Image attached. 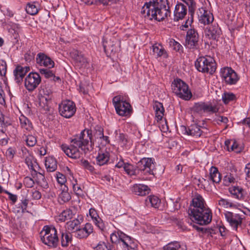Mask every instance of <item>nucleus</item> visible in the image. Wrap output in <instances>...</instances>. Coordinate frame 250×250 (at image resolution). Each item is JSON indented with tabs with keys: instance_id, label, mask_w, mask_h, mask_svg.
Masks as SVG:
<instances>
[{
	"instance_id": "f257e3e1",
	"label": "nucleus",
	"mask_w": 250,
	"mask_h": 250,
	"mask_svg": "<svg viewBox=\"0 0 250 250\" xmlns=\"http://www.w3.org/2000/svg\"><path fill=\"white\" fill-rule=\"evenodd\" d=\"M104 137V129L100 126H97L94 135L92 131L85 129L79 134L75 135L71 140L70 146L62 145V148L66 155L73 159H78L81 157V153L79 148L84 153L91 151L94 145V141L101 139Z\"/></svg>"
},
{
	"instance_id": "f03ea898",
	"label": "nucleus",
	"mask_w": 250,
	"mask_h": 250,
	"mask_svg": "<svg viewBox=\"0 0 250 250\" xmlns=\"http://www.w3.org/2000/svg\"><path fill=\"white\" fill-rule=\"evenodd\" d=\"M141 14L146 20L160 21L171 15L167 0H152L146 2L142 7Z\"/></svg>"
},
{
	"instance_id": "7ed1b4c3",
	"label": "nucleus",
	"mask_w": 250,
	"mask_h": 250,
	"mask_svg": "<svg viewBox=\"0 0 250 250\" xmlns=\"http://www.w3.org/2000/svg\"><path fill=\"white\" fill-rule=\"evenodd\" d=\"M41 239L49 248H57L59 243L57 229L52 226H44L41 232Z\"/></svg>"
},
{
	"instance_id": "20e7f679",
	"label": "nucleus",
	"mask_w": 250,
	"mask_h": 250,
	"mask_svg": "<svg viewBox=\"0 0 250 250\" xmlns=\"http://www.w3.org/2000/svg\"><path fill=\"white\" fill-rule=\"evenodd\" d=\"M171 88L173 92L183 100H189L192 96L188 85L180 79L176 78L171 83Z\"/></svg>"
},
{
	"instance_id": "39448f33",
	"label": "nucleus",
	"mask_w": 250,
	"mask_h": 250,
	"mask_svg": "<svg viewBox=\"0 0 250 250\" xmlns=\"http://www.w3.org/2000/svg\"><path fill=\"white\" fill-rule=\"evenodd\" d=\"M195 66L199 72L210 74H213L216 69L214 59L209 56L199 57L195 62Z\"/></svg>"
},
{
	"instance_id": "423d86ee",
	"label": "nucleus",
	"mask_w": 250,
	"mask_h": 250,
	"mask_svg": "<svg viewBox=\"0 0 250 250\" xmlns=\"http://www.w3.org/2000/svg\"><path fill=\"white\" fill-rule=\"evenodd\" d=\"M188 214L192 221L200 225H208L212 220V212L208 207L189 212Z\"/></svg>"
},
{
	"instance_id": "0eeeda50",
	"label": "nucleus",
	"mask_w": 250,
	"mask_h": 250,
	"mask_svg": "<svg viewBox=\"0 0 250 250\" xmlns=\"http://www.w3.org/2000/svg\"><path fill=\"white\" fill-rule=\"evenodd\" d=\"M110 240L113 243L122 242L124 250H129L135 246L134 239L120 230L111 233Z\"/></svg>"
},
{
	"instance_id": "6e6552de",
	"label": "nucleus",
	"mask_w": 250,
	"mask_h": 250,
	"mask_svg": "<svg viewBox=\"0 0 250 250\" xmlns=\"http://www.w3.org/2000/svg\"><path fill=\"white\" fill-rule=\"evenodd\" d=\"M112 102L116 113L121 116H127L132 112V107L130 104L122 99L120 96L113 98Z\"/></svg>"
},
{
	"instance_id": "1a4fd4ad",
	"label": "nucleus",
	"mask_w": 250,
	"mask_h": 250,
	"mask_svg": "<svg viewBox=\"0 0 250 250\" xmlns=\"http://www.w3.org/2000/svg\"><path fill=\"white\" fill-rule=\"evenodd\" d=\"M199 36L197 31L194 29L188 30L186 37L185 47L192 51L199 49Z\"/></svg>"
},
{
	"instance_id": "9d476101",
	"label": "nucleus",
	"mask_w": 250,
	"mask_h": 250,
	"mask_svg": "<svg viewBox=\"0 0 250 250\" xmlns=\"http://www.w3.org/2000/svg\"><path fill=\"white\" fill-rule=\"evenodd\" d=\"M222 81L226 84H235L239 80L237 73L231 67H225L220 70Z\"/></svg>"
},
{
	"instance_id": "9b49d317",
	"label": "nucleus",
	"mask_w": 250,
	"mask_h": 250,
	"mask_svg": "<svg viewBox=\"0 0 250 250\" xmlns=\"http://www.w3.org/2000/svg\"><path fill=\"white\" fill-rule=\"evenodd\" d=\"M41 83V77L37 72H30L24 80V86L29 92L34 90Z\"/></svg>"
},
{
	"instance_id": "f8f14e48",
	"label": "nucleus",
	"mask_w": 250,
	"mask_h": 250,
	"mask_svg": "<svg viewBox=\"0 0 250 250\" xmlns=\"http://www.w3.org/2000/svg\"><path fill=\"white\" fill-rule=\"evenodd\" d=\"M76 111L75 103L70 100L62 102L59 105L60 114L66 118H70L74 115Z\"/></svg>"
},
{
	"instance_id": "ddd939ff",
	"label": "nucleus",
	"mask_w": 250,
	"mask_h": 250,
	"mask_svg": "<svg viewBox=\"0 0 250 250\" xmlns=\"http://www.w3.org/2000/svg\"><path fill=\"white\" fill-rule=\"evenodd\" d=\"M154 159L151 158H143L137 163V167L146 174L153 175L155 169Z\"/></svg>"
},
{
	"instance_id": "4468645a",
	"label": "nucleus",
	"mask_w": 250,
	"mask_h": 250,
	"mask_svg": "<svg viewBox=\"0 0 250 250\" xmlns=\"http://www.w3.org/2000/svg\"><path fill=\"white\" fill-rule=\"evenodd\" d=\"M224 215L226 220L235 230H237L238 226L242 224V218L239 214L226 211L224 212Z\"/></svg>"
},
{
	"instance_id": "2eb2a0df",
	"label": "nucleus",
	"mask_w": 250,
	"mask_h": 250,
	"mask_svg": "<svg viewBox=\"0 0 250 250\" xmlns=\"http://www.w3.org/2000/svg\"><path fill=\"white\" fill-rule=\"evenodd\" d=\"M208 207L203 197L200 194H197L195 195L192 200V203L188 208V213Z\"/></svg>"
},
{
	"instance_id": "dca6fc26",
	"label": "nucleus",
	"mask_w": 250,
	"mask_h": 250,
	"mask_svg": "<svg viewBox=\"0 0 250 250\" xmlns=\"http://www.w3.org/2000/svg\"><path fill=\"white\" fill-rule=\"evenodd\" d=\"M71 57L75 62L76 65L80 67H86L88 64L87 59L83 55L77 50L73 49L70 53Z\"/></svg>"
},
{
	"instance_id": "f3484780",
	"label": "nucleus",
	"mask_w": 250,
	"mask_h": 250,
	"mask_svg": "<svg viewBox=\"0 0 250 250\" xmlns=\"http://www.w3.org/2000/svg\"><path fill=\"white\" fill-rule=\"evenodd\" d=\"M41 97L40 98V103L41 106L45 109L48 108V102L52 99V90L49 87H45L40 92Z\"/></svg>"
},
{
	"instance_id": "a211bd4d",
	"label": "nucleus",
	"mask_w": 250,
	"mask_h": 250,
	"mask_svg": "<svg viewBox=\"0 0 250 250\" xmlns=\"http://www.w3.org/2000/svg\"><path fill=\"white\" fill-rule=\"evenodd\" d=\"M197 15L199 21L205 25L208 24L213 21L212 14L203 7L198 9Z\"/></svg>"
},
{
	"instance_id": "6ab92c4d",
	"label": "nucleus",
	"mask_w": 250,
	"mask_h": 250,
	"mask_svg": "<svg viewBox=\"0 0 250 250\" xmlns=\"http://www.w3.org/2000/svg\"><path fill=\"white\" fill-rule=\"evenodd\" d=\"M187 14V6L181 2L177 3L174 10V21H178L179 20H183Z\"/></svg>"
},
{
	"instance_id": "aec40b11",
	"label": "nucleus",
	"mask_w": 250,
	"mask_h": 250,
	"mask_svg": "<svg viewBox=\"0 0 250 250\" xmlns=\"http://www.w3.org/2000/svg\"><path fill=\"white\" fill-rule=\"evenodd\" d=\"M36 62L40 66H43L49 69L54 66V62L51 58L42 53L38 54L36 57Z\"/></svg>"
},
{
	"instance_id": "412c9836",
	"label": "nucleus",
	"mask_w": 250,
	"mask_h": 250,
	"mask_svg": "<svg viewBox=\"0 0 250 250\" xmlns=\"http://www.w3.org/2000/svg\"><path fill=\"white\" fill-rule=\"evenodd\" d=\"M93 228L92 225L89 223H86L84 227L82 229L80 228L75 232V236L79 239L87 238L92 232Z\"/></svg>"
},
{
	"instance_id": "4be33fe9",
	"label": "nucleus",
	"mask_w": 250,
	"mask_h": 250,
	"mask_svg": "<svg viewBox=\"0 0 250 250\" xmlns=\"http://www.w3.org/2000/svg\"><path fill=\"white\" fill-rule=\"evenodd\" d=\"M29 70V66H17L13 72L16 83H20L22 82L23 77Z\"/></svg>"
},
{
	"instance_id": "5701e85b",
	"label": "nucleus",
	"mask_w": 250,
	"mask_h": 250,
	"mask_svg": "<svg viewBox=\"0 0 250 250\" xmlns=\"http://www.w3.org/2000/svg\"><path fill=\"white\" fill-rule=\"evenodd\" d=\"M201 128L203 127L200 126L197 124L191 125L188 127H184L185 133L196 137H200L201 135L203 132Z\"/></svg>"
},
{
	"instance_id": "b1692460",
	"label": "nucleus",
	"mask_w": 250,
	"mask_h": 250,
	"mask_svg": "<svg viewBox=\"0 0 250 250\" xmlns=\"http://www.w3.org/2000/svg\"><path fill=\"white\" fill-rule=\"evenodd\" d=\"M89 213L95 225L101 230H104L105 229L104 223L99 216L97 211L94 208H91L89 210Z\"/></svg>"
},
{
	"instance_id": "393cba45",
	"label": "nucleus",
	"mask_w": 250,
	"mask_h": 250,
	"mask_svg": "<svg viewBox=\"0 0 250 250\" xmlns=\"http://www.w3.org/2000/svg\"><path fill=\"white\" fill-rule=\"evenodd\" d=\"M225 145L229 151H233L235 153L241 152L243 149V146L238 144L235 140H227Z\"/></svg>"
},
{
	"instance_id": "a878e982",
	"label": "nucleus",
	"mask_w": 250,
	"mask_h": 250,
	"mask_svg": "<svg viewBox=\"0 0 250 250\" xmlns=\"http://www.w3.org/2000/svg\"><path fill=\"white\" fill-rule=\"evenodd\" d=\"M229 191L234 198L239 200H244L246 194L242 188L238 186L229 188Z\"/></svg>"
},
{
	"instance_id": "bb28decb",
	"label": "nucleus",
	"mask_w": 250,
	"mask_h": 250,
	"mask_svg": "<svg viewBox=\"0 0 250 250\" xmlns=\"http://www.w3.org/2000/svg\"><path fill=\"white\" fill-rule=\"evenodd\" d=\"M150 189L146 185L135 184L132 188V191L135 194L139 196H145L149 193Z\"/></svg>"
},
{
	"instance_id": "cd10ccee",
	"label": "nucleus",
	"mask_w": 250,
	"mask_h": 250,
	"mask_svg": "<svg viewBox=\"0 0 250 250\" xmlns=\"http://www.w3.org/2000/svg\"><path fill=\"white\" fill-rule=\"evenodd\" d=\"M61 241L62 247H67L72 241V235L66 230L60 231Z\"/></svg>"
},
{
	"instance_id": "c85d7f7f",
	"label": "nucleus",
	"mask_w": 250,
	"mask_h": 250,
	"mask_svg": "<svg viewBox=\"0 0 250 250\" xmlns=\"http://www.w3.org/2000/svg\"><path fill=\"white\" fill-rule=\"evenodd\" d=\"M153 52L157 57L167 58L168 54L164 47L161 44L156 43L152 46Z\"/></svg>"
},
{
	"instance_id": "c756f323",
	"label": "nucleus",
	"mask_w": 250,
	"mask_h": 250,
	"mask_svg": "<svg viewBox=\"0 0 250 250\" xmlns=\"http://www.w3.org/2000/svg\"><path fill=\"white\" fill-rule=\"evenodd\" d=\"M109 160V153L105 151L104 152H100L96 157V163L100 166H104L107 164Z\"/></svg>"
},
{
	"instance_id": "7c9ffc66",
	"label": "nucleus",
	"mask_w": 250,
	"mask_h": 250,
	"mask_svg": "<svg viewBox=\"0 0 250 250\" xmlns=\"http://www.w3.org/2000/svg\"><path fill=\"white\" fill-rule=\"evenodd\" d=\"M146 206L150 205L151 207L158 208L161 205V200L156 196L150 195L148 196L145 200Z\"/></svg>"
},
{
	"instance_id": "2f4dec72",
	"label": "nucleus",
	"mask_w": 250,
	"mask_h": 250,
	"mask_svg": "<svg viewBox=\"0 0 250 250\" xmlns=\"http://www.w3.org/2000/svg\"><path fill=\"white\" fill-rule=\"evenodd\" d=\"M21 127L27 131H31L33 130V125L30 121L23 115H21L19 118Z\"/></svg>"
},
{
	"instance_id": "473e14b6",
	"label": "nucleus",
	"mask_w": 250,
	"mask_h": 250,
	"mask_svg": "<svg viewBox=\"0 0 250 250\" xmlns=\"http://www.w3.org/2000/svg\"><path fill=\"white\" fill-rule=\"evenodd\" d=\"M210 179L215 183H219L221 180V175L217 167H211L209 170Z\"/></svg>"
},
{
	"instance_id": "72a5a7b5",
	"label": "nucleus",
	"mask_w": 250,
	"mask_h": 250,
	"mask_svg": "<svg viewBox=\"0 0 250 250\" xmlns=\"http://www.w3.org/2000/svg\"><path fill=\"white\" fill-rule=\"evenodd\" d=\"M45 166L48 171H54L57 167V161L53 157L46 158Z\"/></svg>"
},
{
	"instance_id": "f704fd0d",
	"label": "nucleus",
	"mask_w": 250,
	"mask_h": 250,
	"mask_svg": "<svg viewBox=\"0 0 250 250\" xmlns=\"http://www.w3.org/2000/svg\"><path fill=\"white\" fill-rule=\"evenodd\" d=\"M62 192L59 195V201L61 204L69 201L71 199V196L68 192V188L64 185L63 188H61Z\"/></svg>"
},
{
	"instance_id": "c9c22d12",
	"label": "nucleus",
	"mask_w": 250,
	"mask_h": 250,
	"mask_svg": "<svg viewBox=\"0 0 250 250\" xmlns=\"http://www.w3.org/2000/svg\"><path fill=\"white\" fill-rule=\"evenodd\" d=\"M155 111V117L157 121L161 120L164 115L165 109L162 104L159 102H156L154 105Z\"/></svg>"
},
{
	"instance_id": "e433bc0d",
	"label": "nucleus",
	"mask_w": 250,
	"mask_h": 250,
	"mask_svg": "<svg viewBox=\"0 0 250 250\" xmlns=\"http://www.w3.org/2000/svg\"><path fill=\"white\" fill-rule=\"evenodd\" d=\"M221 33V29L218 25H213L209 28L208 31V35L210 38L215 40L219 37Z\"/></svg>"
},
{
	"instance_id": "4c0bfd02",
	"label": "nucleus",
	"mask_w": 250,
	"mask_h": 250,
	"mask_svg": "<svg viewBox=\"0 0 250 250\" xmlns=\"http://www.w3.org/2000/svg\"><path fill=\"white\" fill-rule=\"evenodd\" d=\"M164 250H187L186 246L181 245L179 242L175 241L169 243L164 247Z\"/></svg>"
},
{
	"instance_id": "58836bf2",
	"label": "nucleus",
	"mask_w": 250,
	"mask_h": 250,
	"mask_svg": "<svg viewBox=\"0 0 250 250\" xmlns=\"http://www.w3.org/2000/svg\"><path fill=\"white\" fill-rule=\"evenodd\" d=\"M205 102H198L194 104L192 111L194 113H196L200 115H202L205 113Z\"/></svg>"
},
{
	"instance_id": "ea45409f",
	"label": "nucleus",
	"mask_w": 250,
	"mask_h": 250,
	"mask_svg": "<svg viewBox=\"0 0 250 250\" xmlns=\"http://www.w3.org/2000/svg\"><path fill=\"white\" fill-rule=\"evenodd\" d=\"M137 166H134L130 163H126L125 166L124 170L125 173L129 176L136 175Z\"/></svg>"
},
{
	"instance_id": "a19ab883",
	"label": "nucleus",
	"mask_w": 250,
	"mask_h": 250,
	"mask_svg": "<svg viewBox=\"0 0 250 250\" xmlns=\"http://www.w3.org/2000/svg\"><path fill=\"white\" fill-rule=\"evenodd\" d=\"M222 99L225 104H228L230 102L235 101L236 96L231 92H225L222 95Z\"/></svg>"
},
{
	"instance_id": "79ce46f5",
	"label": "nucleus",
	"mask_w": 250,
	"mask_h": 250,
	"mask_svg": "<svg viewBox=\"0 0 250 250\" xmlns=\"http://www.w3.org/2000/svg\"><path fill=\"white\" fill-rule=\"evenodd\" d=\"M81 222L78 219H75L67 223L68 230L75 232L79 228Z\"/></svg>"
},
{
	"instance_id": "37998d69",
	"label": "nucleus",
	"mask_w": 250,
	"mask_h": 250,
	"mask_svg": "<svg viewBox=\"0 0 250 250\" xmlns=\"http://www.w3.org/2000/svg\"><path fill=\"white\" fill-rule=\"evenodd\" d=\"M73 215L72 211L70 209H66L63 211L60 215V220L61 221L64 222L66 220L70 219Z\"/></svg>"
},
{
	"instance_id": "c03bdc74",
	"label": "nucleus",
	"mask_w": 250,
	"mask_h": 250,
	"mask_svg": "<svg viewBox=\"0 0 250 250\" xmlns=\"http://www.w3.org/2000/svg\"><path fill=\"white\" fill-rule=\"evenodd\" d=\"M205 113L213 114L217 113L218 110V107L215 105H212L210 103H205Z\"/></svg>"
},
{
	"instance_id": "a18cd8bd",
	"label": "nucleus",
	"mask_w": 250,
	"mask_h": 250,
	"mask_svg": "<svg viewBox=\"0 0 250 250\" xmlns=\"http://www.w3.org/2000/svg\"><path fill=\"white\" fill-rule=\"evenodd\" d=\"M37 183L38 184L43 188H48V183L45 178V177L41 173H39L37 174Z\"/></svg>"
},
{
	"instance_id": "49530a36",
	"label": "nucleus",
	"mask_w": 250,
	"mask_h": 250,
	"mask_svg": "<svg viewBox=\"0 0 250 250\" xmlns=\"http://www.w3.org/2000/svg\"><path fill=\"white\" fill-rule=\"evenodd\" d=\"M25 10L26 12L31 15H35L38 12V9L34 3H28Z\"/></svg>"
},
{
	"instance_id": "de8ad7c7",
	"label": "nucleus",
	"mask_w": 250,
	"mask_h": 250,
	"mask_svg": "<svg viewBox=\"0 0 250 250\" xmlns=\"http://www.w3.org/2000/svg\"><path fill=\"white\" fill-rule=\"evenodd\" d=\"M218 205L223 208H235L236 207V205L229 201L228 200L221 198L220 200L218 201Z\"/></svg>"
},
{
	"instance_id": "09e8293b",
	"label": "nucleus",
	"mask_w": 250,
	"mask_h": 250,
	"mask_svg": "<svg viewBox=\"0 0 250 250\" xmlns=\"http://www.w3.org/2000/svg\"><path fill=\"white\" fill-rule=\"evenodd\" d=\"M25 136V141L26 143V145L29 146H33L37 143V139L36 136L33 135H26L24 134Z\"/></svg>"
},
{
	"instance_id": "8fccbe9b",
	"label": "nucleus",
	"mask_w": 250,
	"mask_h": 250,
	"mask_svg": "<svg viewBox=\"0 0 250 250\" xmlns=\"http://www.w3.org/2000/svg\"><path fill=\"white\" fill-rule=\"evenodd\" d=\"M28 204V200L26 199H24L21 201V202L19 204V209L17 210V212L21 211L22 213L24 212L26 210Z\"/></svg>"
},
{
	"instance_id": "3c124183",
	"label": "nucleus",
	"mask_w": 250,
	"mask_h": 250,
	"mask_svg": "<svg viewBox=\"0 0 250 250\" xmlns=\"http://www.w3.org/2000/svg\"><path fill=\"white\" fill-rule=\"evenodd\" d=\"M169 45L176 51H179L182 48V46L173 39H170L169 42Z\"/></svg>"
},
{
	"instance_id": "603ef678",
	"label": "nucleus",
	"mask_w": 250,
	"mask_h": 250,
	"mask_svg": "<svg viewBox=\"0 0 250 250\" xmlns=\"http://www.w3.org/2000/svg\"><path fill=\"white\" fill-rule=\"evenodd\" d=\"M39 71L40 73L43 75L46 78L51 79L52 76H53L54 73L52 71L49 69L41 68L40 69Z\"/></svg>"
},
{
	"instance_id": "864d4df0",
	"label": "nucleus",
	"mask_w": 250,
	"mask_h": 250,
	"mask_svg": "<svg viewBox=\"0 0 250 250\" xmlns=\"http://www.w3.org/2000/svg\"><path fill=\"white\" fill-rule=\"evenodd\" d=\"M7 71V64L4 60H0V75L4 76Z\"/></svg>"
},
{
	"instance_id": "5fc2aeb1",
	"label": "nucleus",
	"mask_w": 250,
	"mask_h": 250,
	"mask_svg": "<svg viewBox=\"0 0 250 250\" xmlns=\"http://www.w3.org/2000/svg\"><path fill=\"white\" fill-rule=\"evenodd\" d=\"M81 164L82 166L86 169L89 170L90 172H92L94 171V167L93 166L90 164L87 160H82Z\"/></svg>"
},
{
	"instance_id": "6e6d98bb",
	"label": "nucleus",
	"mask_w": 250,
	"mask_h": 250,
	"mask_svg": "<svg viewBox=\"0 0 250 250\" xmlns=\"http://www.w3.org/2000/svg\"><path fill=\"white\" fill-rule=\"evenodd\" d=\"M118 140L121 145L122 146H124L128 142L127 136L125 134L120 133L118 136Z\"/></svg>"
},
{
	"instance_id": "4d7b16f0",
	"label": "nucleus",
	"mask_w": 250,
	"mask_h": 250,
	"mask_svg": "<svg viewBox=\"0 0 250 250\" xmlns=\"http://www.w3.org/2000/svg\"><path fill=\"white\" fill-rule=\"evenodd\" d=\"M57 180L59 184L61 185V188H63L65 185L64 184L66 182L65 177L64 175L62 173H57Z\"/></svg>"
},
{
	"instance_id": "13d9d810",
	"label": "nucleus",
	"mask_w": 250,
	"mask_h": 250,
	"mask_svg": "<svg viewBox=\"0 0 250 250\" xmlns=\"http://www.w3.org/2000/svg\"><path fill=\"white\" fill-rule=\"evenodd\" d=\"M23 183L28 188H31L34 185V180L31 177L28 176L24 178Z\"/></svg>"
},
{
	"instance_id": "bf43d9fd",
	"label": "nucleus",
	"mask_w": 250,
	"mask_h": 250,
	"mask_svg": "<svg viewBox=\"0 0 250 250\" xmlns=\"http://www.w3.org/2000/svg\"><path fill=\"white\" fill-rule=\"evenodd\" d=\"M235 179L230 174L226 175L223 179L224 184L229 186L230 183H233Z\"/></svg>"
},
{
	"instance_id": "052dcab7",
	"label": "nucleus",
	"mask_w": 250,
	"mask_h": 250,
	"mask_svg": "<svg viewBox=\"0 0 250 250\" xmlns=\"http://www.w3.org/2000/svg\"><path fill=\"white\" fill-rule=\"evenodd\" d=\"M214 120L218 124H219L220 123H222L224 124H227L229 121V120L227 117L222 116L216 117L215 118Z\"/></svg>"
},
{
	"instance_id": "680f3d73",
	"label": "nucleus",
	"mask_w": 250,
	"mask_h": 250,
	"mask_svg": "<svg viewBox=\"0 0 250 250\" xmlns=\"http://www.w3.org/2000/svg\"><path fill=\"white\" fill-rule=\"evenodd\" d=\"M103 46L105 52L109 51H113V49L110 48V47H112V45L109 44L107 41H105L104 40L103 42Z\"/></svg>"
},
{
	"instance_id": "e2e57ef3",
	"label": "nucleus",
	"mask_w": 250,
	"mask_h": 250,
	"mask_svg": "<svg viewBox=\"0 0 250 250\" xmlns=\"http://www.w3.org/2000/svg\"><path fill=\"white\" fill-rule=\"evenodd\" d=\"M16 151L12 147L9 148L6 152V155L7 157L9 159H12L15 154Z\"/></svg>"
},
{
	"instance_id": "0e129e2a",
	"label": "nucleus",
	"mask_w": 250,
	"mask_h": 250,
	"mask_svg": "<svg viewBox=\"0 0 250 250\" xmlns=\"http://www.w3.org/2000/svg\"><path fill=\"white\" fill-rule=\"evenodd\" d=\"M4 193L8 195L9 199L12 201L13 204L17 201V196L16 195L13 194L7 190L4 191Z\"/></svg>"
},
{
	"instance_id": "69168bd1",
	"label": "nucleus",
	"mask_w": 250,
	"mask_h": 250,
	"mask_svg": "<svg viewBox=\"0 0 250 250\" xmlns=\"http://www.w3.org/2000/svg\"><path fill=\"white\" fill-rule=\"evenodd\" d=\"M73 189L76 194L80 195L82 194V190L80 186H79L77 184H73Z\"/></svg>"
},
{
	"instance_id": "338daca9",
	"label": "nucleus",
	"mask_w": 250,
	"mask_h": 250,
	"mask_svg": "<svg viewBox=\"0 0 250 250\" xmlns=\"http://www.w3.org/2000/svg\"><path fill=\"white\" fill-rule=\"evenodd\" d=\"M107 244L100 242L94 248L96 250H104L106 248Z\"/></svg>"
},
{
	"instance_id": "774afa93",
	"label": "nucleus",
	"mask_w": 250,
	"mask_h": 250,
	"mask_svg": "<svg viewBox=\"0 0 250 250\" xmlns=\"http://www.w3.org/2000/svg\"><path fill=\"white\" fill-rule=\"evenodd\" d=\"M41 193L38 190H34L32 192V197L33 199L39 200L41 198Z\"/></svg>"
}]
</instances>
